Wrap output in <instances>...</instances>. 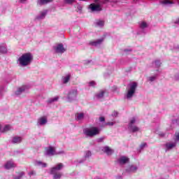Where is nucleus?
Returning <instances> with one entry per match:
<instances>
[{
    "label": "nucleus",
    "instance_id": "obj_3",
    "mask_svg": "<svg viewBox=\"0 0 179 179\" xmlns=\"http://www.w3.org/2000/svg\"><path fill=\"white\" fill-rule=\"evenodd\" d=\"M136 87H138V83L133 82L128 85L127 87V94L125 96V98L127 99V100H131L132 97H134V94H135V92H136Z\"/></svg>",
    "mask_w": 179,
    "mask_h": 179
},
{
    "label": "nucleus",
    "instance_id": "obj_36",
    "mask_svg": "<svg viewBox=\"0 0 179 179\" xmlns=\"http://www.w3.org/2000/svg\"><path fill=\"white\" fill-rule=\"evenodd\" d=\"M82 9H83V7L80 4H78L77 5V12H78L79 13H82Z\"/></svg>",
    "mask_w": 179,
    "mask_h": 179
},
{
    "label": "nucleus",
    "instance_id": "obj_15",
    "mask_svg": "<svg viewBox=\"0 0 179 179\" xmlns=\"http://www.w3.org/2000/svg\"><path fill=\"white\" fill-rule=\"evenodd\" d=\"M102 152H103V153H106L108 156H111V155L114 153V150L111 149L108 146H105L102 148Z\"/></svg>",
    "mask_w": 179,
    "mask_h": 179
},
{
    "label": "nucleus",
    "instance_id": "obj_29",
    "mask_svg": "<svg viewBox=\"0 0 179 179\" xmlns=\"http://www.w3.org/2000/svg\"><path fill=\"white\" fill-rule=\"evenodd\" d=\"M158 76H159V75H157V74L151 76L148 78V82H155V80H157Z\"/></svg>",
    "mask_w": 179,
    "mask_h": 179
},
{
    "label": "nucleus",
    "instance_id": "obj_18",
    "mask_svg": "<svg viewBox=\"0 0 179 179\" xmlns=\"http://www.w3.org/2000/svg\"><path fill=\"white\" fill-rule=\"evenodd\" d=\"M104 41V38H101L99 39H97L96 41H93L90 42V45H92L93 47H97V45H100L101 43Z\"/></svg>",
    "mask_w": 179,
    "mask_h": 179
},
{
    "label": "nucleus",
    "instance_id": "obj_39",
    "mask_svg": "<svg viewBox=\"0 0 179 179\" xmlns=\"http://www.w3.org/2000/svg\"><path fill=\"white\" fill-rule=\"evenodd\" d=\"M28 174L29 177H31V176H36V172L34 171H31Z\"/></svg>",
    "mask_w": 179,
    "mask_h": 179
},
{
    "label": "nucleus",
    "instance_id": "obj_48",
    "mask_svg": "<svg viewBox=\"0 0 179 179\" xmlns=\"http://www.w3.org/2000/svg\"><path fill=\"white\" fill-rule=\"evenodd\" d=\"M113 115H114L115 117H117V115H118V113L115 112L114 114H113Z\"/></svg>",
    "mask_w": 179,
    "mask_h": 179
},
{
    "label": "nucleus",
    "instance_id": "obj_49",
    "mask_svg": "<svg viewBox=\"0 0 179 179\" xmlns=\"http://www.w3.org/2000/svg\"><path fill=\"white\" fill-rule=\"evenodd\" d=\"M160 136H164V134H161Z\"/></svg>",
    "mask_w": 179,
    "mask_h": 179
},
{
    "label": "nucleus",
    "instance_id": "obj_51",
    "mask_svg": "<svg viewBox=\"0 0 179 179\" xmlns=\"http://www.w3.org/2000/svg\"><path fill=\"white\" fill-rule=\"evenodd\" d=\"M1 125H0V131H1Z\"/></svg>",
    "mask_w": 179,
    "mask_h": 179
},
{
    "label": "nucleus",
    "instance_id": "obj_6",
    "mask_svg": "<svg viewBox=\"0 0 179 179\" xmlns=\"http://www.w3.org/2000/svg\"><path fill=\"white\" fill-rule=\"evenodd\" d=\"M101 5H103V1L94 0V3H91L89 8L91 12H101L103 10Z\"/></svg>",
    "mask_w": 179,
    "mask_h": 179
},
{
    "label": "nucleus",
    "instance_id": "obj_11",
    "mask_svg": "<svg viewBox=\"0 0 179 179\" xmlns=\"http://www.w3.org/2000/svg\"><path fill=\"white\" fill-rule=\"evenodd\" d=\"M55 51L57 54H64V52L66 51V49L64 48V45L62 43H59L56 47H55Z\"/></svg>",
    "mask_w": 179,
    "mask_h": 179
},
{
    "label": "nucleus",
    "instance_id": "obj_10",
    "mask_svg": "<svg viewBox=\"0 0 179 179\" xmlns=\"http://www.w3.org/2000/svg\"><path fill=\"white\" fill-rule=\"evenodd\" d=\"M48 13V10H43L39 12V13L36 16V20H43L45 19V16H47Z\"/></svg>",
    "mask_w": 179,
    "mask_h": 179
},
{
    "label": "nucleus",
    "instance_id": "obj_25",
    "mask_svg": "<svg viewBox=\"0 0 179 179\" xmlns=\"http://www.w3.org/2000/svg\"><path fill=\"white\" fill-rule=\"evenodd\" d=\"M58 100H59V96H55L53 98H50L47 101V103L48 104H52V103H55V101H57Z\"/></svg>",
    "mask_w": 179,
    "mask_h": 179
},
{
    "label": "nucleus",
    "instance_id": "obj_45",
    "mask_svg": "<svg viewBox=\"0 0 179 179\" xmlns=\"http://www.w3.org/2000/svg\"><path fill=\"white\" fill-rule=\"evenodd\" d=\"M103 140H104L103 138H99L98 142H103Z\"/></svg>",
    "mask_w": 179,
    "mask_h": 179
},
{
    "label": "nucleus",
    "instance_id": "obj_1",
    "mask_svg": "<svg viewBox=\"0 0 179 179\" xmlns=\"http://www.w3.org/2000/svg\"><path fill=\"white\" fill-rule=\"evenodd\" d=\"M20 66H29L33 62V55L30 52L23 54L18 59Z\"/></svg>",
    "mask_w": 179,
    "mask_h": 179
},
{
    "label": "nucleus",
    "instance_id": "obj_40",
    "mask_svg": "<svg viewBox=\"0 0 179 179\" xmlns=\"http://www.w3.org/2000/svg\"><path fill=\"white\" fill-rule=\"evenodd\" d=\"M64 153H65V152L64 150H60L59 152H56V155H64Z\"/></svg>",
    "mask_w": 179,
    "mask_h": 179
},
{
    "label": "nucleus",
    "instance_id": "obj_44",
    "mask_svg": "<svg viewBox=\"0 0 179 179\" xmlns=\"http://www.w3.org/2000/svg\"><path fill=\"white\" fill-rule=\"evenodd\" d=\"M176 141H179V133H178L176 135Z\"/></svg>",
    "mask_w": 179,
    "mask_h": 179
},
{
    "label": "nucleus",
    "instance_id": "obj_20",
    "mask_svg": "<svg viewBox=\"0 0 179 179\" xmlns=\"http://www.w3.org/2000/svg\"><path fill=\"white\" fill-rule=\"evenodd\" d=\"M34 166L41 167L42 169H45V167H47V164L41 161L36 160L34 162Z\"/></svg>",
    "mask_w": 179,
    "mask_h": 179
},
{
    "label": "nucleus",
    "instance_id": "obj_8",
    "mask_svg": "<svg viewBox=\"0 0 179 179\" xmlns=\"http://www.w3.org/2000/svg\"><path fill=\"white\" fill-rule=\"evenodd\" d=\"M90 157H92V151L87 150L84 152V157L81 159L74 162V164H76V166L82 164V163H85V162H86L87 159H90Z\"/></svg>",
    "mask_w": 179,
    "mask_h": 179
},
{
    "label": "nucleus",
    "instance_id": "obj_28",
    "mask_svg": "<svg viewBox=\"0 0 179 179\" xmlns=\"http://www.w3.org/2000/svg\"><path fill=\"white\" fill-rule=\"evenodd\" d=\"M69 80H71V75H67V76L63 77V78H62V82L64 85H66V83H68V82H69Z\"/></svg>",
    "mask_w": 179,
    "mask_h": 179
},
{
    "label": "nucleus",
    "instance_id": "obj_47",
    "mask_svg": "<svg viewBox=\"0 0 179 179\" xmlns=\"http://www.w3.org/2000/svg\"><path fill=\"white\" fill-rule=\"evenodd\" d=\"M175 24H179V18L175 21Z\"/></svg>",
    "mask_w": 179,
    "mask_h": 179
},
{
    "label": "nucleus",
    "instance_id": "obj_30",
    "mask_svg": "<svg viewBox=\"0 0 179 179\" xmlns=\"http://www.w3.org/2000/svg\"><path fill=\"white\" fill-rule=\"evenodd\" d=\"M162 65V62H160V60H155L154 62H152V66L155 68H160Z\"/></svg>",
    "mask_w": 179,
    "mask_h": 179
},
{
    "label": "nucleus",
    "instance_id": "obj_52",
    "mask_svg": "<svg viewBox=\"0 0 179 179\" xmlns=\"http://www.w3.org/2000/svg\"><path fill=\"white\" fill-rule=\"evenodd\" d=\"M106 1H110V0H106Z\"/></svg>",
    "mask_w": 179,
    "mask_h": 179
},
{
    "label": "nucleus",
    "instance_id": "obj_31",
    "mask_svg": "<svg viewBox=\"0 0 179 179\" xmlns=\"http://www.w3.org/2000/svg\"><path fill=\"white\" fill-rule=\"evenodd\" d=\"M148 23H146L145 22H141L140 24V28L141 29V30H145V29L148 28Z\"/></svg>",
    "mask_w": 179,
    "mask_h": 179
},
{
    "label": "nucleus",
    "instance_id": "obj_33",
    "mask_svg": "<svg viewBox=\"0 0 179 179\" xmlns=\"http://www.w3.org/2000/svg\"><path fill=\"white\" fill-rule=\"evenodd\" d=\"M23 176H24V172L22 171L17 176H14L13 179H22Z\"/></svg>",
    "mask_w": 179,
    "mask_h": 179
},
{
    "label": "nucleus",
    "instance_id": "obj_23",
    "mask_svg": "<svg viewBox=\"0 0 179 179\" xmlns=\"http://www.w3.org/2000/svg\"><path fill=\"white\" fill-rule=\"evenodd\" d=\"M159 3L164 6H167L169 5H173L174 2L170 0H159Z\"/></svg>",
    "mask_w": 179,
    "mask_h": 179
},
{
    "label": "nucleus",
    "instance_id": "obj_43",
    "mask_svg": "<svg viewBox=\"0 0 179 179\" xmlns=\"http://www.w3.org/2000/svg\"><path fill=\"white\" fill-rule=\"evenodd\" d=\"M106 125H109L110 127H113V125H114V122H107L106 123Z\"/></svg>",
    "mask_w": 179,
    "mask_h": 179
},
{
    "label": "nucleus",
    "instance_id": "obj_24",
    "mask_svg": "<svg viewBox=\"0 0 179 179\" xmlns=\"http://www.w3.org/2000/svg\"><path fill=\"white\" fill-rule=\"evenodd\" d=\"M22 141L20 136H14L12 140V143H20Z\"/></svg>",
    "mask_w": 179,
    "mask_h": 179
},
{
    "label": "nucleus",
    "instance_id": "obj_37",
    "mask_svg": "<svg viewBox=\"0 0 179 179\" xmlns=\"http://www.w3.org/2000/svg\"><path fill=\"white\" fill-rule=\"evenodd\" d=\"M146 146H148V143H143L140 145V149H141V150L145 149V148H146Z\"/></svg>",
    "mask_w": 179,
    "mask_h": 179
},
{
    "label": "nucleus",
    "instance_id": "obj_19",
    "mask_svg": "<svg viewBox=\"0 0 179 179\" xmlns=\"http://www.w3.org/2000/svg\"><path fill=\"white\" fill-rule=\"evenodd\" d=\"M75 120L79 122H80V121H83V120H85V114L83 113H76Z\"/></svg>",
    "mask_w": 179,
    "mask_h": 179
},
{
    "label": "nucleus",
    "instance_id": "obj_2",
    "mask_svg": "<svg viewBox=\"0 0 179 179\" xmlns=\"http://www.w3.org/2000/svg\"><path fill=\"white\" fill-rule=\"evenodd\" d=\"M64 169V164L59 163L50 169V174L53 175V179H59L62 176L61 170Z\"/></svg>",
    "mask_w": 179,
    "mask_h": 179
},
{
    "label": "nucleus",
    "instance_id": "obj_22",
    "mask_svg": "<svg viewBox=\"0 0 179 179\" xmlns=\"http://www.w3.org/2000/svg\"><path fill=\"white\" fill-rule=\"evenodd\" d=\"M4 167L5 169H6V170H10V169H13V167H16V166L15 165V163H13V162L8 161L7 162V163H6Z\"/></svg>",
    "mask_w": 179,
    "mask_h": 179
},
{
    "label": "nucleus",
    "instance_id": "obj_14",
    "mask_svg": "<svg viewBox=\"0 0 179 179\" xmlns=\"http://www.w3.org/2000/svg\"><path fill=\"white\" fill-rule=\"evenodd\" d=\"M48 122V120L47 119V117L43 116L38 119L37 125L43 127V125H45Z\"/></svg>",
    "mask_w": 179,
    "mask_h": 179
},
{
    "label": "nucleus",
    "instance_id": "obj_50",
    "mask_svg": "<svg viewBox=\"0 0 179 179\" xmlns=\"http://www.w3.org/2000/svg\"><path fill=\"white\" fill-rule=\"evenodd\" d=\"M177 80H179V76L177 77Z\"/></svg>",
    "mask_w": 179,
    "mask_h": 179
},
{
    "label": "nucleus",
    "instance_id": "obj_12",
    "mask_svg": "<svg viewBox=\"0 0 179 179\" xmlns=\"http://www.w3.org/2000/svg\"><path fill=\"white\" fill-rule=\"evenodd\" d=\"M138 171V166L134 164L128 165L125 169L126 173H136Z\"/></svg>",
    "mask_w": 179,
    "mask_h": 179
},
{
    "label": "nucleus",
    "instance_id": "obj_4",
    "mask_svg": "<svg viewBox=\"0 0 179 179\" xmlns=\"http://www.w3.org/2000/svg\"><path fill=\"white\" fill-rule=\"evenodd\" d=\"M83 132L85 136L88 138H93V136H96V135H99L100 134V129L97 127H91V128H85L83 130Z\"/></svg>",
    "mask_w": 179,
    "mask_h": 179
},
{
    "label": "nucleus",
    "instance_id": "obj_34",
    "mask_svg": "<svg viewBox=\"0 0 179 179\" xmlns=\"http://www.w3.org/2000/svg\"><path fill=\"white\" fill-rule=\"evenodd\" d=\"M64 2L67 5H72V3L76 2V0H64Z\"/></svg>",
    "mask_w": 179,
    "mask_h": 179
},
{
    "label": "nucleus",
    "instance_id": "obj_13",
    "mask_svg": "<svg viewBox=\"0 0 179 179\" xmlns=\"http://www.w3.org/2000/svg\"><path fill=\"white\" fill-rule=\"evenodd\" d=\"M117 163L120 166H124V164H127V163H129V158H128L125 156L120 157L117 159Z\"/></svg>",
    "mask_w": 179,
    "mask_h": 179
},
{
    "label": "nucleus",
    "instance_id": "obj_27",
    "mask_svg": "<svg viewBox=\"0 0 179 179\" xmlns=\"http://www.w3.org/2000/svg\"><path fill=\"white\" fill-rule=\"evenodd\" d=\"M104 91H100L99 92H98L96 94V97L98 100H101V99H103V97H104Z\"/></svg>",
    "mask_w": 179,
    "mask_h": 179
},
{
    "label": "nucleus",
    "instance_id": "obj_41",
    "mask_svg": "<svg viewBox=\"0 0 179 179\" xmlns=\"http://www.w3.org/2000/svg\"><path fill=\"white\" fill-rule=\"evenodd\" d=\"M99 121L101 122H104L106 121V118H104V117H99Z\"/></svg>",
    "mask_w": 179,
    "mask_h": 179
},
{
    "label": "nucleus",
    "instance_id": "obj_38",
    "mask_svg": "<svg viewBox=\"0 0 179 179\" xmlns=\"http://www.w3.org/2000/svg\"><path fill=\"white\" fill-rule=\"evenodd\" d=\"M89 86H92V87H94V86H96V82L94 81H90L89 83Z\"/></svg>",
    "mask_w": 179,
    "mask_h": 179
},
{
    "label": "nucleus",
    "instance_id": "obj_35",
    "mask_svg": "<svg viewBox=\"0 0 179 179\" xmlns=\"http://www.w3.org/2000/svg\"><path fill=\"white\" fill-rule=\"evenodd\" d=\"M8 131H10V125L7 124L4 127L3 129V132H6Z\"/></svg>",
    "mask_w": 179,
    "mask_h": 179
},
{
    "label": "nucleus",
    "instance_id": "obj_9",
    "mask_svg": "<svg viewBox=\"0 0 179 179\" xmlns=\"http://www.w3.org/2000/svg\"><path fill=\"white\" fill-rule=\"evenodd\" d=\"M45 156H57L55 148L49 146L48 148H45Z\"/></svg>",
    "mask_w": 179,
    "mask_h": 179
},
{
    "label": "nucleus",
    "instance_id": "obj_42",
    "mask_svg": "<svg viewBox=\"0 0 179 179\" xmlns=\"http://www.w3.org/2000/svg\"><path fill=\"white\" fill-rule=\"evenodd\" d=\"M131 51H132L131 49H125V50H124V52H126V54H128V52H131Z\"/></svg>",
    "mask_w": 179,
    "mask_h": 179
},
{
    "label": "nucleus",
    "instance_id": "obj_5",
    "mask_svg": "<svg viewBox=\"0 0 179 179\" xmlns=\"http://www.w3.org/2000/svg\"><path fill=\"white\" fill-rule=\"evenodd\" d=\"M78 99V89L76 88H71L69 90L66 100L69 103H72V101H76Z\"/></svg>",
    "mask_w": 179,
    "mask_h": 179
},
{
    "label": "nucleus",
    "instance_id": "obj_21",
    "mask_svg": "<svg viewBox=\"0 0 179 179\" xmlns=\"http://www.w3.org/2000/svg\"><path fill=\"white\" fill-rule=\"evenodd\" d=\"M26 89H27V86H22L17 88V90L15 91V95L20 96L22 93H24V92H26Z\"/></svg>",
    "mask_w": 179,
    "mask_h": 179
},
{
    "label": "nucleus",
    "instance_id": "obj_16",
    "mask_svg": "<svg viewBox=\"0 0 179 179\" xmlns=\"http://www.w3.org/2000/svg\"><path fill=\"white\" fill-rule=\"evenodd\" d=\"M54 0H37L36 3L38 6H44V5H48L51 3Z\"/></svg>",
    "mask_w": 179,
    "mask_h": 179
},
{
    "label": "nucleus",
    "instance_id": "obj_7",
    "mask_svg": "<svg viewBox=\"0 0 179 179\" xmlns=\"http://www.w3.org/2000/svg\"><path fill=\"white\" fill-rule=\"evenodd\" d=\"M135 122H136V117H132L128 125V129L130 132H138L139 127L135 126Z\"/></svg>",
    "mask_w": 179,
    "mask_h": 179
},
{
    "label": "nucleus",
    "instance_id": "obj_32",
    "mask_svg": "<svg viewBox=\"0 0 179 179\" xmlns=\"http://www.w3.org/2000/svg\"><path fill=\"white\" fill-rule=\"evenodd\" d=\"M96 26H98L99 27H103V26H104V21L101 20H99L96 22Z\"/></svg>",
    "mask_w": 179,
    "mask_h": 179
},
{
    "label": "nucleus",
    "instance_id": "obj_17",
    "mask_svg": "<svg viewBox=\"0 0 179 179\" xmlns=\"http://www.w3.org/2000/svg\"><path fill=\"white\" fill-rule=\"evenodd\" d=\"M176 146H177V143L176 142H169V143H166L165 144V147H166V152H167V150H171V149H174V148H176Z\"/></svg>",
    "mask_w": 179,
    "mask_h": 179
},
{
    "label": "nucleus",
    "instance_id": "obj_26",
    "mask_svg": "<svg viewBox=\"0 0 179 179\" xmlns=\"http://www.w3.org/2000/svg\"><path fill=\"white\" fill-rule=\"evenodd\" d=\"M8 52V49L4 44L0 45V53L6 54Z\"/></svg>",
    "mask_w": 179,
    "mask_h": 179
},
{
    "label": "nucleus",
    "instance_id": "obj_46",
    "mask_svg": "<svg viewBox=\"0 0 179 179\" xmlns=\"http://www.w3.org/2000/svg\"><path fill=\"white\" fill-rule=\"evenodd\" d=\"M27 0H20V3H24Z\"/></svg>",
    "mask_w": 179,
    "mask_h": 179
}]
</instances>
